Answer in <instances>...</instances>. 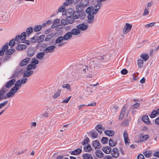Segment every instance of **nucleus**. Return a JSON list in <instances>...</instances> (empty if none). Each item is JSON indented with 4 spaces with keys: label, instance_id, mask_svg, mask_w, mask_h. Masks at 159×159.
Returning <instances> with one entry per match:
<instances>
[{
    "label": "nucleus",
    "instance_id": "13",
    "mask_svg": "<svg viewBox=\"0 0 159 159\" xmlns=\"http://www.w3.org/2000/svg\"><path fill=\"white\" fill-rule=\"evenodd\" d=\"M6 92L5 88H3L0 90V100L7 98L6 97L5 95Z\"/></svg>",
    "mask_w": 159,
    "mask_h": 159
},
{
    "label": "nucleus",
    "instance_id": "46",
    "mask_svg": "<svg viewBox=\"0 0 159 159\" xmlns=\"http://www.w3.org/2000/svg\"><path fill=\"white\" fill-rule=\"evenodd\" d=\"M41 29V26L40 25H36L34 28V31L35 32H37L40 31Z\"/></svg>",
    "mask_w": 159,
    "mask_h": 159
},
{
    "label": "nucleus",
    "instance_id": "51",
    "mask_svg": "<svg viewBox=\"0 0 159 159\" xmlns=\"http://www.w3.org/2000/svg\"><path fill=\"white\" fill-rule=\"evenodd\" d=\"M8 46L9 45L11 48L13 47L15 44V40L14 39L11 40L8 44Z\"/></svg>",
    "mask_w": 159,
    "mask_h": 159
},
{
    "label": "nucleus",
    "instance_id": "25",
    "mask_svg": "<svg viewBox=\"0 0 159 159\" xmlns=\"http://www.w3.org/2000/svg\"><path fill=\"white\" fill-rule=\"evenodd\" d=\"M96 156L99 158H102L104 157V154L100 150H97L95 152Z\"/></svg>",
    "mask_w": 159,
    "mask_h": 159
},
{
    "label": "nucleus",
    "instance_id": "21",
    "mask_svg": "<svg viewBox=\"0 0 159 159\" xmlns=\"http://www.w3.org/2000/svg\"><path fill=\"white\" fill-rule=\"evenodd\" d=\"M33 73L32 70H27L24 72L23 74V76L25 77H27L31 75Z\"/></svg>",
    "mask_w": 159,
    "mask_h": 159
},
{
    "label": "nucleus",
    "instance_id": "27",
    "mask_svg": "<svg viewBox=\"0 0 159 159\" xmlns=\"http://www.w3.org/2000/svg\"><path fill=\"white\" fill-rule=\"evenodd\" d=\"M66 19L68 23L70 24H72L75 21V19L72 16H67Z\"/></svg>",
    "mask_w": 159,
    "mask_h": 159
},
{
    "label": "nucleus",
    "instance_id": "58",
    "mask_svg": "<svg viewBox=\"0 0 159 159\" xmlns=\"http://www.w3.org/2000/svg\"><path fill=\"white\" fill-rule=\"evenodd\" d=\"M61 23L64 25H66L68 23L66 19H63L61 20Z\"/></svg>",
    "mask_w": 159,
    "mask_h": 159
},
{
    "label": "nucleus",
    "instance_id": "22",
    "mask_svg": "<svg viewBox=\"0 0 159 159\" xmlns=\"http://www.w3.org/2000/svg\"><path fill=\"white\" fill-rule=\"evenodd\" d=\"M102 150L104 153L108 154L110 153L111 151V147L108 146L103 147Z\"/></svg>",
    "mask_w": 159,
    "mask_h": 159
},
{
    "label": "nucleus",
    "instance_id": "33",
    "mask_svg": "<svg viewBox=\"0 0 159 159\" xmlns=\"http://www.w3.org/2000/svg\"><path fill=\"white\" fill-rule=\"evenodd\" d=\"M116 144V142L112 139H110L109 140V144L110 146L113 147L115 146Z\"/></svg>",
    "mask_w": 159,
    "mask_h": 159
},
{
    "label": "nucleus",
    "instance_id": "39",
    "mask_svg": "<svg viewBox=\"0 0 159 159\" xmlns=\"http://www.w3.org/2000/svg\"><path fill=\"white\" fill-rule=\"evenodd\" d=\"M30 63L33 65L36 66V65L38 64L39 61L36 58H33L31 60Z\"/></svg>",
    "mask_w": 159,
    "mask_h": 159
},
{
    "label": "nucleus",
    "instance_id": "36",
    "mask_svg": "<svg viewBox=\"0 0 159 159\" xmlns=\"http://www.w3.org/2000/svg\"><path fill=\"white\" fill-rule=\"evenodd\" d=\"M62 87L63 89H66L68 90L71 91V89L70 87V85L69 84H62Z\"/></svg>",
    "mask_w": 159,
    "mask_h": 159
},
{
    "label": "nucleus",
    "instance_id": "35",
    "mask_svg": "<svg viewBox=\"0 0 159 159\" xmlns=\"http://www.w3.org/2000/svg\"><path fill=\"white\" fill-rule=\"evenodd\" d=\"M96 129L100 133H102V131L104 130V128L101 125H98L96 127Z\"/></svg>",
    "mask_w": 159,
    "mask_h": 159
},
{
    "label": "nucleus",
    "instance_id": "29",
    "mask_svg": "<svg viewBox=\"0 0 159 159\" xmlns=\"http://www.w3.org/2000/svg\"><path fill=\"white\" fill-rule=\"evenodd\" d=\"M82 152V150L80 148H77L71 152V154L73 155H76Z\"/></svg>",
    "mask_w": 159,
    "mask_h": 159
},
{
    "label": "nucleus",
    "instance_id": "56",
    "mask_svg": "<svg viewBox=\"0 0 159 159\" xmlns=\"http://www.w3.org/2000/svg\"><path fill=\"white\" fill-rule=\"evenodd\" d=\"M155 24V22H152L151 23H150L149 24H148L147 25H145V27L146 28H148L150 27H152Z\"/></svg>",
    "mask_w": 159,
    "mask_h": 159
},
{
    "label": "nucleus",
    "instance_id": "8",
    "mask_svg": "<svg viewBox=\"0 0 159 159\" xmlns=\"http://www.w3.org/2000/svg\"><path fill=\"white\" fill-rule=\"evenodd\" d=\"M56 46L54 45H51L46 48L44 50L45 52L46 53H52L55 51Z\"/></svg>",
    "mask_w": 159,
    "mask_h": 159
},
{
    "label": "nucleus",
    "instance_id": "14",
    "mask_svg": "<svg viewBox=\"0 0 159 159\" xmlns=\"http://www.w3.org/2000/svg\"><path fill=\"white\" fill-rule=\"evenodd\" d=\"M72 35H79L81 33V31L79 29L76 28L72 29L70 32Z\"/></svg>",
    "mask_w": 159,
    "mask_h": 159
},
{
    "label": "nucleus",
    "instance_id": "31",
    "mask_svg": "<svg viewBox=\"0 0 159 159\" xmlns=\"http://www.w3.org/2000/svg\"><path fill=\"white\" fill-rule=\"evenodd\" d=\"M149 135L148 134L142 135L140 137V141L141 142H143L147 140L149 138Z\"/></svg>",
    "mask_w": 159,
    "mask_h": 159
},
{
    "label": "nucleus",
    "instance_id": "10",
    "mask_svg": "<svg viewBox=\"0 0 159 159\" xmlns=\"http://www.w3.org/2000/svg\"><path fill=\"white\" fill-rule=\"evenodd\" d=\"M111 155L113 157L116 158L119 155V152L118 149L116 148H114L111 151Z\"/></svg>",
    "mask_w": 159,
    "mask_h": 159
},
{
    "label": "nucleus",
    "instance_id": "17",
    "mask_svg": "<svg viewBox=\"0 0 159 159\" xmlns=\"http://www.w3.org/2000/svg\"><path fill=\"white\" fill-rule=\"evenodd\" d=\"M107 0H98L97 2L98 3L95 6V8H96L95 11H98L99 9H100L101 6L102 5V2H104L107 1Z\"/></svg>",
    "mask_w": 159,
    "mask_h": 159
},
{
    "label": "nucleus",
    "instance_id": "62",
    "mask_svg": "<svg viewBox=\"0 0 159 159\" xmlns=\"http://www.w3.org/2000/svg\"><path fill=\"white\" fill-rule=\"evenodd\" d=\"M128 73V71L127 70L125 69H124L122 70L121 71V73L124 75H126Z\"/></svg>",
    "mask_w": 159,
    "mask_h": 159
},
{
    "label": "nucleus",
    "instance_id": "15",
    "mask_svg": "<svg viewBox=\"0 0 159 159\" xmlns=\"http://www.w3.org/2000/svg\"><path fill=\"white\" fill-rule=\"evenodd\" d=\"M92 145L95 149L100 148L101 147L99 142L97 140H95L93 142Z\"/></svg>",
    "mask_w": 159,
    "mask_h": 159
},
{
    "label": "nucleus",
    "instance_id": "32",
    "mask_svg": "<svg viewBox=\"0 0 159 159\" xmlns=\"http://www.w3.org/2000/svg\"><path fill=\"white\" fill-rule=\"evenodd\" d=\"M61 91V90L60 89H58L55 94L52 96V98L54 99H56L60 96V93Z\"/></svg>",
    "mask_w": 159,
    "mask_h": 159
},
{
    "label": "nucleus",
    "instance_id": "54",
    "mask_svg": "<svg viewBox=\"0 0 159 159\" xmlns=\"http://www.w3.org/2000/svg\"><path fill=\"white\" fill-rule=\"evenodd\" d=\"M27 53L28 55L30 57H32L34 54V51L32 50L31 49L29 50L28 51Z\"/></svg>",
    "mask_w": 159,
    "mask_h": 159
},
{
    "label": "nucleus",
    "instance_id": "37",
    "mask_svg": "<svg viewBox=\"0 0 159 159\" xmlns=\"http://www.w3.org/2000/svg\"><path fill=\"white\" fill-rule=\"evenodd\" d=\"M92 150L89 144L84 147V150L85 152H90Z\"/></svg>",
    "mask_w": 159,
    "mask_h": 159
},
{
    "label": "nucleus",
    "instance_id": "61",
    "mask_svg": "<svg viewBox=\"0 0 159 159\" xmlns=\"http://www.w3.org/2000/svg\"><path fill=\"white\" fill-rule=\"evenodd\" d=\"M44 37L45 36L44 35H41L39 37V40L40 42H42L43 41Z\"/></svg>",
    "mask_w": 159,
    "mask_h": 159
},
{
    "label": "nucleus",
    "instance_id": "34",
    "mask_svg": "<svg viewBox=\"0 0 159 159\" xmlns=\"http://www.w3.org/2000/svg\"><path fill=\"white\" fill-rule=\"evenodd\" d=\"M36 66H35L34 65H33L31 64L28 65L26 66V69L27 70H33L36 69Z\"/></svg>",
    "mask_w": 159,
    "mask_h": 159
},
{
    "label": "nucleus",
    "instance_id": "9",
    "mask_svg": "<svg viewBox=\"0 0 159 159\" xmlns=\"http://www.w3.org/2000/svg\"><path fill=\"white\" fill-rule=\"evenodd\" d=\"M88 27V25L84 23L80 24L76 26V28L80 30L84 31L86 30Z\"/></svg>",
    "mask_w": 159,
    "mask_h": 159
},
{
    "label": "nucleus",
    "instance_id": "44",
    "mask_svg": "<svg viewBox=\"0 0 159 159\" xmlns=\"http://www.w3.org/2000/svg\"><path fill=\"white\" fill-rule=\"evenodd\" d=\"M90 134L92 137L94 139L97 138L98 136L97 133L95 131L91 132Z\"/></svg>",
    "mask_w": 159,
    "mask_h": 159
},
{
    "label": "nucleus",
    "instance_id": "42",
    "mask_svg": "<svg viewBox=\"0 0 159 159\" xmlns=\"http://www.w3.org/2000/svg\"><path fill=\"white\" fill-rule=\"evenodd\" d=\"M141 57L144 61H146L149 58V56L148 54H141Z\"/></svg>",
    "mask_w": 159,
    "mask_h": 159
},
{
    "label": "nucleus",
    "instance_id": "63",
    "mask_svg": "<svg viewBox=\"0 0 159 159\" xmlns=\"http://www.w3.org/2000/svg\"><path fill=\"white\" fill-rule=\"evenodd\" d=\"M60 22V20L57 19L55 20L53 22L54 24H55L56 25H57V24L59 23Z\"/></svg>",
    "mask_w": 159,
    "mask_h": 159
},
{
    "label": "nucleus",
    "instance_id": "12",
    "mask_svg": "<svg viewBox=\"0 0 159 159\" xmlns=\"http://www.w3.org/2000/svg\"><path fill=\"white\" fill-rule=\"evenodd\" d=\"M8 43H6L5 45H3L1 49L0 50V56H2L4 55V52L8 49Z\"/></svg>",
    "mask_w": 159,
    "mask_h": 159
},
{
    "label": "nucleus",
    "instance_id": "24",
    "mask_svg": "<svg viewBox=\"0 0 159 159\" xmlns=\"http://www.w3.org/2000/svg\"><path fill=\"white\" fill-rule=\"evenodd\" d=\"M159 114V108L157 109V110H154L152 111L150 116L151 118H154L157 116Z\"/></svg>",
    "mask_w": 159,
    "mask_h": 159
},
{
    "label": "nucleus",
    "instance_id": "30",
    "mask_svg": "<svg viewBox=\"0 0 159 159\" xmlns=\"http://www.w3.org/2000/svg\"><path fill=\"white\" fill-rule=\"evenodd\" d=\"M26 46L24 44H19L16 47V49L18 50H23L26 48Z\"/></svg>",
    "mask_w": 159,
    "mask_h": 159
},
{
    "label": "nucleus",
    "instance_id": "60",
    "mask_svg": "<svg viewBox=\"0 0 159 159\" xmlns=\"http://www.w3.org/2000/svg\"><path fill=\"white\" fill-rule=\"evenodd\" d=\"M89 139L88 138H87L86 139H84V141L82 143V144L83 145H84L85 144L89 142Z\"/></svg>",
    "mask_w": 159,
    "mask_h": 159
},
{
    "label": "nucleus",
    "instance_id": "40",
    "mask_svg": "<svg viewBox=\"0 0 159 159\" xmlns=\"http://www.w3.org/2000/svg\"><path fill=\"white\" fill-rule=\"evenodd\" d=\"M143 154L146 157H149L152 156V152L150 151H146L143 152Z\"/></svg>",
    "mask_w": 159,
    "mask_h": 159
},
{
    "label": "nucleus",
    "instance_id": "45",
    "mask_svg": "<svg viewBox=\"0 0 159 159\" xmlns=\"http://www.w3.org/2000/svg\"><path fill=\"white\" fill-rule=\"evenodd\" d=\"M66 6H64L63 5L60 7L58 10V11L59 12H63L66 9L65 7Z\"/></svg>",
    "mask_w": 159,
    "mask_h": 159
},
{
    "label": "nucleus",
    "instance_id": "59",
    "mask_svg": "<svg viewBox=\"0 0 159 159\" xmlns=\"http://www.w3.org/2000/svg\"><path fill=\"white\" fill-rule=\"evenodd\" d=\"M148 10V8H145L143 14V16H146L149 13Z\"/></svg>",
    "mask_w": 159,
    "mask_h": 159
},
{
    "label": "nucleus",
    "instance_id": "38",
    "mask_svg": "<svg viewBox=\"0 0 159 159\" xmlns=\"http://www.w3.org/2000/svg\"><path fill=\"white\" fill-rule=\"evenodd\" d=\"M84 159H93L91 155L90 154L86 153L83 156Z\"/></svg>",
    "mask_w": 159,
    "mask_h": 159
},
{
    "label": "nucleus",
    "instance_id": "3",
    "mask_svg": "<svg viewBox=\"0 0 159 159\" xmlns=\"http://www.w3.org/2000/svg\"><path fill=\"white\" fill-rule=\"evenodd\" d=\"M26 38V33L25 32H23L20 36L17 35L16 37L15 40L18 43H23L29 44H30L29 41L25 40Z\"/></svg>",
    "mask_w": 159,
    "mask_h": 159
},
{
    "label": "nucleus",
    "instance_id": "47",
    "mask_svg": "<svg viewBox=\"0 0 159 159\" xmlns=\"http://www.w3.org/2000/svg\"><path fill=\"white\" fill-rule=\"evenodd\" d=\"M33 28L32 27H29L27 28L26 30V32L27 34V35H29L31 34L33 31Z\"/></svg>",
    "mask_w": 159,
    "mask_h": 159
},
{
    "label": "nucleus",
    "instance_id": "48",
    "mask_svg": "<svg viewBox=\"0 0 159 159\" xmlns=\"http://www.w3.org/2000/svg\"><path fill=\"white\" fill-rule=\"evenodd\" d=\"M108 141V138L107 137H103L101 139V142L103 144L107 143Z\"/></svg>",
    "mask_w": 159,
    "mask_h": 159
},
{
    "label": "nucleus",
    "instance_id": "55",
    "mask_svg": "<svg viewBox=\"0 0 159 159\" xmlns=\"http://www.w3.org/2000/svg\"><path fill=\"white\" fill-rule=\"evenodd\" d=\"M41 116H43L45 118H48L49 116V114L48 112L47 111L45 112L44 113L41 114Z\"/></svg>",
    "mask_w": 159,
    "mask_h": 159
},
{
    "label": "nucleus",
    "instance_id": "50",
    "mask_svg": "<svg viewBox=\"0 0 159 159\" xmlns=\"http://www.w3.org/2000/svg\"><path fill=\"white\" fill-rule=\"evenodd\" d=\"M15 50L14 49H10L7 50V52L6 53L7 55H10L13 53L15 51Z\"/></svg>",
    "mask_w": 159,
    "mask_h": 159
},
{
    "label": "nucleus",
    "instance_id": "43",
    "mask_svg": "<svg viewBox=\"0 0 159 159\" xmlns=\"http://www.w3.org/2000/svg\"><path fill=\"white\" fill-rule=\"evenodd\" d=\"M74 0H66V1L63 3L64 6H67L71 4Z\"/></svg>",
    "mask_w": 159,
    "mask_h": 159
},
{
    "label": "nucleus",
    "instance_id": "19",
    "mask_svg": "<svg viewBox=\"0 0 159 159\" xmlns=\"http://www.w3.org/2000/svg\"><path fill=\"white\" fill-rule=\"evenodd\" d=\"M15 81L16 80L15 79H13L9 80L6 84L5 85L6 87L7 88H10L14 84Z\"/></svg>",
    "mask_w": 159,
    "mask_h": 159
},
{
    "label": "nucleus",
    "instance_id": "23",
    "mask_svg": "<svg viewBox=\"0 0 159 159\" xmlns=\"http://www.w3.org/2000/svg\"><path fill=\"white\" fill-rule=\"evenodd\" d=\"M142 120L143 122L147 125H149L150 124V122L149 120L148 117L147 115L143 116L142 118Z\"/></svg>",
    "mask_w": 159,
    "mask_h": 159
},
{
    "label": "nucleus",
    "instance_id": "64",
    "mask_svg": "<svg viewBox=\"0 0 159 159\" xmlns=\"http://www.w3.org/2000/svg\"><path fill=\"white\" fill-rule=\"evenodd\" d=\"M137 158L138 159H144V157L142 154H140L138 155Z\"/></svg>",
    "mask_w": 159,
    "mask_h": 159
},
{
    "label": "nucleus",
    "instance_id": "28",
    "mask_svg": "<svg viewBox=\"0 0 159 159\" xmlns=\"http://www.w3.org/2000/svg\"><path fill=\"white\" fill-rule=\"evenodd\" d=\"M104 133L106 135L109 136H113L115 134V132L112 130H107Z\"/></svg>",
    "mask_w": 159,
    "mask_h": 159
},
{
    "label": "nucleus",
    "instance_id": "41",
    "mask_svg": "<svg viewBox=\"0 0 159 159\" xmlns=\"http://www.w3.org/2000/svg\"><path fill=\"white\" fill-rule=\"evenodd\" d=\"M143 61L140 59L137 61V65L139 68H142L143 67Z\"/></svg>",
    "mask_w": 159,
    "mask_h": 159
},
{
    "label": "nucleus",
    "instance_id": "20",
    "mask_svg": "<svg viewBox=\"0 0 159 159\" xmlns=\"http://www.w3.org/2000/svg\"><path fill=\"white\" fill-rule=\"evenodd\" d=\"M45 55V52H40L37 54L36 57L38 59L42 60L43 59V57Z\"/></svg>",
    "mask_w": 159,
    "mask_h": 159
},
{
    "label": "nucleus",
    "instance_id": "26",
    "mask_svg": "<svg viewBox=\"0 0 159 159\" xmlns=\"http://www.w3.org/2000/svg\"><path fill=\"white\" fill-rule=\"evenodd\" d=\"M80 3L85 8L86 7L89 3V1L88 0H81Z\"/></svg>",
    "mask_w": 159,
    "mask_h": 159
},
{
    "label": "nucleus",
    "instance_id": "2",
    "mask_svg": "<svg viewBox=\"0 0 159 159\" xmlns=\"http://www.w3.org/2000/svg\"><path fill=\"white\" fill-rule=\"evenodd\" d=\"M72 35L70 32H68L66 34H65L64 36H61L55 40V42L56 43H59L61 42L64 41L66 42L72 38Z\"/></svg>",
    "mask_w": 159,
    "mask_h": 159
},
{
    "label": "nucleus",
    "instance_id": "57",
    "mask_svg": "<svg viewBox=\"0 0 159 159\" xmlns=\"http://www.w3.org/2000/svg\"><path fill=\"white\" fill-rule=\"evenodd\" d=\"M37 40V37L34 36L31 38L30 41L32 43H34L36 42Z\"/></svg>",
    "mask_w": 159,
    "mask_h": 159
},
{
    "label": "nucleus",
    "instance_id": "1",
    "mask_svg": "<svg viewBox=\"0 0 159 159\" xmlns=\"http://www.w3.org/2000/svg\"><path fill=\"white\" fill-rule=\"evenodd\" d=\"M96 8L95 7L90 6L88 7L86 11L88 14L87 16L88 19L87 22L89 24L92 23L94 20V15L97 13L98 11H95Z\"/></svg>",
    "mask_w": 159,
    "mask_h": 159
},
{
    "label": "nucleus",
    "instance_id": "49",
    "mask_svg": "<svg viewBox=\"0 0 159 159\" xmlns=\"http://www.w3.org/2000/svg\"><path fill=\"white\" fill-rule=\"evenodd\" d=\"M56 44H57V46L58 47H61L63 46L67 43L66 42H64L63 41L61 42H60L59 43H56L55 42Z\"/></svg>",
    "mask_w": 159,
    "mask_h": 159
},
{
    "label": "nucleus",
    "instance_id": "11",
    "mask_svg": "<svg viewBox=\"0 0 159 159\" xmlns=\"http://www.w3.org/2000/svg\"><path fill=\"white\" fill-rule=\"evenodd\" d=\"M30 58L27 57L20 61V66H25L30 62Z\"/></svg>",
    "mask_w": 159,
    "mask_h": 159
},
{
    "label": "nucleus",
    "instance_id": "6",
    "mask_svg": "<svg viewBox=\"0 0 159 159\" xmlns=\"http://www.w3.org/2000/svg\"><path fill=\"white\" fill-rule=\"evenodd\" d=\"M27 80V78L24 77L21 79L17 80L15 84V85L19 89L21 86L22 84H25Z\"/></svg>",
    "mask_w": 159,
    "mask_h": 159
},
{
    "label": "nucleus",
    "instance_id": "4",
    "mask_svg": "<svg viewBox=\"0 0 159 159\" xmlns=\"http://www.w3.org/2000/svg\"><path fill=\"white\" fill-rule=\"evenodd\" d=\"M72 15L75 19L78 18L80 19H83L85 17V16L84 14L77 11L74 12Z\"/></svg>",
    "mask_w": 159,
    "mask_h": 159
},
{
    "label": "nucleus",
    "instance_id": "5",
    "mask_svg": "<svg viewBox=\"0 0 159 159\" xmlns=\"http://www.w3.org/2000/svg\"><path fill=\"white\" fill-rule=\"evenodd\" d=\"M18 89L19 88L14 85V86L11 88L10 92L6 94L7 98L13 97L15 93L18 91Z\"/></svg>",
    "mask_w": 159,
    "mask_h": 159
},
{
    "label": "nucleus",
    "instance_id": "52",
    "mask_svg": "<svg viewBox=\"0 0 159 159\" xmlns=\"http://www.w3.org/2000/svg\"><path fill=\"white\" fill-rule=\"evenodd\" d=\"M88 70V67L87 66H85L82 70V73L84 74L89 73Z\"/></svg>",
    "mask_w": 159,
    "mask_h": 159
},
{
    "label": "nucleus",
    "instance_id": "16",
    "mask_svg": "<svg viewBox=\"0 0 159 159\" xmlns=\"http://www.w3.org/2000/svg\"><path fill=\"white\" fill-rule=\"evenodd\" d=\"M75 8L76 11L82 13L85 8L83 6H82V5L80 3H79L76 5Z\"/></svg>",
    "mask_w": 159,
    "mask_h": 159
},
{
    "label": "nucleus",
    "instance_id": "53",
    "mask_svg": "<svg viewBox=\"0 0 159 159\" xmlns=\"http://www.w3.org/2000/svg\"><path fill=\"white\" fill-rule=\"evenodd\" d=\"M140 105V104L138 103H136L134 104L131 107V108L132 110L134 109H135L136 108H137L138 107H139Z\"/></svg>",
    "mask_w": 159,
    "mask_h": 159
},
{
    "label": "nucleus",
    "instance_id": "18",
    "mask_svg": "<svg viewBox=\"0 0 159 159\" xmlns=\"http://www.w3.org/2000/svg\"><path fill=\"white\" fill-rule=\"evenodd\" d=\"M123 137L124 139V141L125 143L126 144H129V140L128 138L127 132L126 131L124 132Z\"/></svg>",
    "mask_w": 159,
    "mask_h": 159
},
{
    "label": "nucleus",
    "instance_id": "7",
    "mask_svg": "<svg viewBox=\"0 0 159 159\" xmlns=\"http://www.w3.org/2000/svg\"><path fill=\"white\" fill-rule=\"evenodd\" d=\"M132 27V25L130 24L126 23L125 24L123 30V33L125 34H126L131 30Z\"/></svg>",
    "mask_w": 159,
    "mask_h": 159
}]
</instances>
